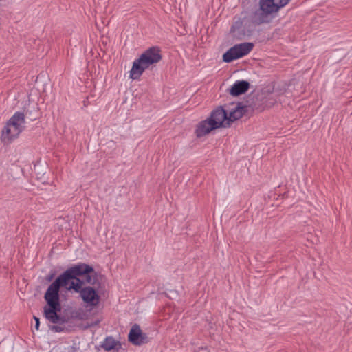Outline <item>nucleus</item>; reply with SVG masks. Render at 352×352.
I'll return each instance as SVG.
<instances>
[{
	"label": "nucleus",
	"instance_id": "f257e3e1",
	"mask_svg": "<svg viewBox=\"0 0 352 352\" xmlns=\"http://www.w3.org/2000/svg\"><path fill=\"white\" fill-rule=\"evenodd\" d=\"M85 276V284L95 285L97 281L96 273L94 267L84 263H79L59 275L56 280L48 287L44 298L47 305L43 307L45 318L53 324H63L65 320L58 314L61 311L59 290L60 287L68 285L72 278L76 276Z\"/></svg>",
	"mask_w": 352,
	"mask_h": 352
},
{
	"label": "nucleus",
	"instance_id": "f03ea898",
	"mask_svg": "<svg viewBox=\"0 0 352 352\" xmlns=\"http://www.w3.org/2000/svg\"><path fill=\"white\" fill-rule=\"evenodd\" d=\"M162 58L158 47H151L145 50L138 59H135L130 71V78L138 80L143 72L151 65L157 63Z\"/></svg>",
	"mask_w": 352,
	"mask_h": 352
},
{
	"label": "nucleus",
	"instance_id": "7ed1b4c3",
	"mask_svg": "<svg viewBox=\"0 0 352 352\" xmlns=\"http://www.w3.org/2000/svg\"><path fill=\"white\" fill-rule=\"evenodd\" d=\"M290 0H260V12H256L254 21L258 24L269 22V14L276 12Z\"/></svg>",
	"mask_w": 352,
	"mask_h": 352
},
{
	"label": "nucleus",
	"instance_id": "20e7f679",
	"mask_svg": "<svg viewBox=\"0 0 352 352\" xmlns=\"http://www.w3.org/2000/svg\"><path fill=\"white\" fill-rule=\"evenodd\" d=\"M25 124V115L22 112H16L7 122L4 126L1 139L3 141H11L16 138L22 132L23 128V124Z\"/></svg>",
	"mask_w": 352,
	"mask_h": 352
},
{
	"label": "nucleus",
	"instance_id": "39448f33",
	"mask_svg": "<svg viewBox=\"0 0 352 352\" xmlns=\"http://www.w3.org/2000/svg\"><path fill=\"white\" fill-rule=\"evenodd\" d=\"M254 44L252 43L245 42L236 44L223 54V60L226 63H231L234 60L248 54L252 50Z\"/></svg>",
	"mask_w": 352,
	"mask_h": 352
},
{
	"label": "nucleus",
	"instance_id": "423d86ee",
	"mask_svg": "<svg viewBox=\"0 0 352 352\" xmlns=\"http://www.w3.org/2000/svg\"><path fill=\"white\" fill-rule=\"evenodd\" d=\"M212 123H217V128L229 127L228 121V111L224 109L222 106L218 107L211 112L208 118Z\"/></svg>",
	"mask_w": 352,
	"mask_h": 352
},
{
	"label": "nucleus",
	"instance_id": "0eeeda50",
	"mask_svg": "<svg viewBox=\"0 0 352 352\" xmlns=\"http://www.w3.org/2000/svg\"><path fill=\"white\" fill-rule=\"evenodd\" d=\"M128 340L134 345L140 346L148 342V337L138 324H134L128 335Z\"/></svg>",
	"mask_w": 352,
	"mask_h": 352
},
{
	"label": "nucleus",
	"instance_id": "6e6552de",
	"mask_svg": "<svg viewBox=\"0 0 352 352\" xmlns=\"http://www.w3.org/2000/svg\"><path fill=\"white\" fill-rule=\"evenodd\" d=\"M79 294L83 301L91 306H96L99 303L100 296L97 291L90 286L83 287Z\"/></svg>",
	"mask_w": 352,
	"mask_h": 352
},
{
	"label": "nucleus",
	"instance_id": "1a4fd4ad",
	"mask_svg": "<svg viewBox=\"0 0 352 352\" xmlns=\"http://www.w3.org/2000/svg\"><path fill=\"white\" fill-rule=\"evenodd\" d=\"M217 123H212L209 118L201 121L197 126L195 134L197 138H201L217 128Z\"/></svg>",
	"mask_w": 352,
	"mask_h": 352
},
{
	"label": "nucleus",
	"instance_id": "9d476101",
	"mask_svg": "<svg viewBox=\"0 0 352 352\" xmlns=\"http://www.w3.org/2000/svg\"><path fill=\"white\" fill-rule=\"evenodd\" d=\"M246 109V106H240L239 104H237L230 111V112L228 111V121L229 122V126L232 122L242 118L243 116L245 115Z\"/></svg>",
	"mask_w": 352,
	"mask_h": 352
},
{
	"label": "nucleus",
	"instance_id": "9b49d317",
	"mask_svg": "<svg viewBox=\"0 0 352 352\" xmlns=\"http://www.w3.org/2000/svg\"><path fill=\"white\" fill-rule=\"evenodd\" d=\"M250 88V83L245 80H237L230 87L229 93L233 96L245 94Z\"/></svg>",
	"mask_w": 352,
	"mask_h": 352
},
{
	"label": "nucleus",
	"instance_id": "f8f14e48",
	"mask_svg": "<svg viewBox=\"0 0 352 352\" xmlns=\"http://www.w3.org/2000/svg\"><path fill=\"white\" fill-rule=\"evenodd\" d=\"M100 346L105 351H109L113 349L118 350L121 346V344L112 336H107L101 344Z\"/></svg>",
	"mask_w": 352,
	"mask_h": 352
},
{
	"label": "nucleus",
	"instance_id": "ddd939ff",
	"mask_svg": "<svg viewBox=\"0 0 352 352\" xmlns=\"http://www.w3.org/2000/svg\"><path fill=\"white\" fill-rule=\"evenodd\" d=\"M74 279L76 281H72L67 289H73L75 292L80 293L83 289L82 285L85 284V281L79 278L78 276H76V278Z\"/></svg>",
	"mask_w": 352,
	"mask_h": 352
},
{
	"label": "nucleus",
	"instance_id": "4468645a",
	"mask_svg": "<svg viewBox=\"0 0 352 352\" xmlns=\"http://www.w3.org/2000/svg\"><path fill=\"white\" fill-rule=\"evenodd\" d=\"M51 329L55 332H60L63 330V329L61 327L58 325H53L51 327Z\"/></svg>",
	"mask_w": 352,
	"mask_h": 352
},
{
	"label": "nucleus",
	"instance_id": "2eb2a0df",
	"mask_svg": "<svg viewBox=\"0 0 352 352\" xmlns=\"http://www.w3.org/2000/svg\"><path fill=\"white\" fill-rule=\"evenodd\" d=\"M34 319L35 320V322H36L35 329L36 330H38L39 325H40L39 318L38 317H36V316H34Z\"/></svg>",
	"mask_w": 352,
	"mask_h": 352
},
{
	"label": "nucleus",
	"instance_id": "dca6fc26",
	"mask_svg": "<svg viewBox=\"0 0 352 352\" xmlns=\"http://www.w3.org/2000/svg\"><path fill=\"white\" fill-rule=\"evenodd\" d=\"M53 278V275H51L50 276H49L48 278V280H51Z\"/></svg>",
	"mask_w": 352,
	"mask_h": 352
}]
</instances>
